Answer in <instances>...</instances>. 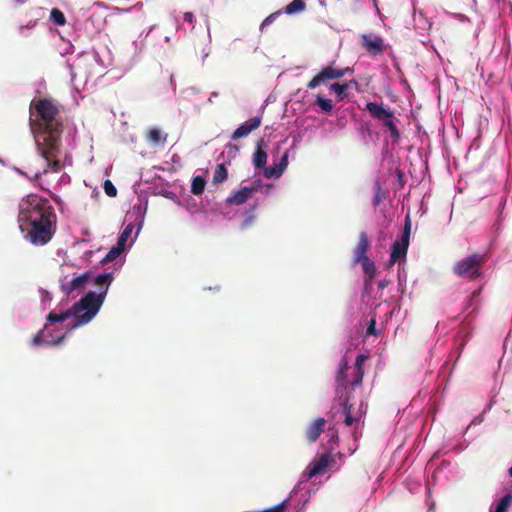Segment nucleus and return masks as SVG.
<instances>
[{"mask_svg":"<svg viewBox=\"0 0 512 512\" xmlns=\"http://www.w3.org/2000/svg\"><path fill=\"white\" fill-rule=\"evenodd\" d=\"M59 113L58 106L47 98L34 99L30 104V130L35 140L36 150L45 160L44 168L35 172V179L50 172L58 173L64 167L59 159L63 132Z\"/></svg>","mask_w":512,"mask_h":512,"instance_id":"nucleus-1","label":"nucleus"},{"mask_svg":"<svg viewBox=\"0 0 512 512\" xmlns=\"http://www.w3.org/2000/svg\"><path fill=\"white\" fill-rule=\"evenodd\" d=\"M18 221L21 230L28 231L26 238L37 246L47 244L57 228L54 208L47 199L33 194L19 203Z\"/></svg>","mask_w":512,"mask_h":512,"instance_id":"nucleus-2","label":"nucleus"},{"mask_svg":"<svg viewBox=\"0 0 512 512\" xmlns=\"http://www.w3.org/2000/svg\"><path fill=\"white\" fill-rule=\"evenodd\" d=\"M112 281V273H104L98 275L94 279V283L100 289L98 294L93 291L88 292L69 310L60 314L50 312L47 316V320L49 322H63L71 316H74L75 323L72 325L73 328L89 323L100 310Z\"/></svg>","mask_w":512,"mask_h":512,"instance_id":"nucleus-3","label":"nucleus"},{"mask_svg":"<svg viewBox=\"0 0 512 512\" xmlns=\"http://www.w3.org/2000/svg\"><path fill=\"white\" fill-rule=\"evenodd\" d=\"M367 360V356L360 354L356 358L353 380L349 383L347 380V371L349 369L348 361L345 357H343L338 365V370L336 374V397H339L340 394L348 393L352 394V390L356 386H360L364 377V363Z\"/></svg>","mask_w":512,"mask_h":512,"instance_id":"nucleus-4","label":"nucleus"},{"mask_svg":"<svg viewBox=\"0 0 512 512\" xmlns=\"http://www.w3.org/2000/svg\"><path fill=\"white\" fill-rule=\"evenodd\" d=\"M486 261L485 254L473 253L457 261L453 266V273L463 279L476 280L482 276V267Z\"/></svg>","mask_w":512,"mask_h":512,"instance_id":"nucleus-5","label":"nucleus"},{"mask_svg":"<svg viewBox=\"0 0 512 512\" xmlns=\"http://www.w3.org/2000/svg\"><path fill=\"white\" fill-rule=\"evenodd\" d=\"M411 233V219L410 216L407 215L405 218V224L403 229V234L401 239L396 240L392 244V251L390 254V259L388 262V266L391 267L396 262H400L401 260H405L410 240Z\"/></svg>","mask_w":512,"mask_h":512,"instance_id":"nucleus-6","label":"nucleus"},{"mask_svg":"<svg viewBox=\"0 0 512 512\" xmlns=\"http://www.w3.org/2000/svg\"><path fill=\"white\" fill-rule=\"evenodd\" d=\"M352 69L350 67L339 68L335 67L333 64L323 67L308 83V89H315L320 85H325L329 81L340 79L344 77L346 74L351 73Z\"/></svg>","mask_w":512,"mask_h":512,"instance_id":"nucleus-7","label":"nucleus"},{"mask_svg":"<svg viewBox=\"0 0 512 512\" xmlns=\"http://www.w3.org/2000/svg\"><path fill=\"white\" fill-rule=\"evenodd\" d=\"M335 463V458L329 452L322 454L318 459L312 461L304 471V476L311 479L322 474L328 467Z\"/></svg>","mask_w":512,"mask_h":512,"instance_id":"nucleus-8","label":"nucleus"},{"mask_svg":"<svg viewBox=\"0 0 512 512\" xmlns=\"http://www.w3.org/2000/svg\"><path fill=\"white\" fill-rule=\"evenodd\" d=\"M362 47L372 56L381 55L386 50L384 40L380 36L364 34L361 37Z\"/></svg>","mask_w":512,"mask_h":512,"instance_id":"nucleus-9","label":"nucleus"},{"mask_svg":"<svg viewBox=\"0 0 512 512\" xmlns=\"http://www.w3.org/2000/svg\"><path fill=\"white\" fill-rule=\"evenodd\" d=\"M91 273L85 272L71 279L68 282L61 284V291L65 295H71L74 291H82L91 280Z\"/></svg>","mask_w":512,"mask_h":512,"instance_id":"nucleus-10","label":"nucleus"},{"mask_svg":"<svg viewBox=\"0 0 512 512\" xmlns=\"http://www.w3.org/2000/svg\"><path fill=\"white\" fill-rule=\"evenodd\" d=\"M365 110L373 117L374 119L382 122L387 118H393V110L389 107H385L383 103L379 104L377 102H368L365 105Z\"/></svg>","mask_w":512,"mask_h":512,"instance_id":"nucleus-11","label":"nucleus"},{"mask_svg":"<svg viewBox=\"0 0 512 512\" xmlns=\"http://www.w3.org/2000/svg\"><path fill=\"white\" fill-rule=\"evenodd\" d=\"M260 189V185H253L251 187H243L233 192L226 200L229 205H241L245 203L252 195L253 192H257Z\"/></svg>","mask_w":512,"mask_h":512,"instance_id":"nucleus-12","label":"nucleus"},{"mask_svg":"<svg viewBox=\"0 0 512 512\" xmlns=\"http://www.w3.org/2000/svg\"><path fill=\"white\" fill-rule=\"evenodd\" d=\"M370 248V241L368 235L365 231L360 232L359 240L357 245L353 250V260L355 264H358L359 261H363V259H367V252Z\"/></svg>","mask_w":512,"mask_h":512,"instance_id":"nucleus-13","label":"nucleus"},{"mask_svg":"<svg viewBox=\"0 0 512 512\" xmlns=\"http://www.w3.org/2000/svg\"><path fill=\"white\" fill-rule=\"evenodd\" d=\"M262 118L260 116L253 117L240 125L232 134V139L237 140L246 137L252 131L258 129L261 125Z\"/></svg>","mask_w":512,"mask_h":512,"instance_id":"nucleus-14","label":"nucleus"},{"mask_svg":"<svg viewBox=\"0 0 512 512\" xmlns=\"http://www.w3.org/2000/svg\"><path fill=\"white\" fill-rule=\"evenodd\" d=\"M351 395L348 393L340 394L339 397H336V401L340 407H342L344 416H345V424L347 426H352L357 422V418L352 416V404H350Z\"/></svg>","mask_w":512,"mask_h":512,"instance_id":"nucleus-15","label":"nucleus"},{"mask_svg":"<svg viewBox=\"0 0 512 512\" xmlns=\"http://www.w3.org/2000/svg\"><path fill=\"white\" fill-rule=\"evenodd\" d=\"M326 420L322 417L316 418L306 429L305 437L309 443H314L324 431Z\"/></svg>","mask_w":512,"mask_h":512,"instance_id":"nucleus-16","label":"nucleus"},{"mask_svg":"<svg viewBox=\"0 0 512 512\" xmlns=\"http://www.w3.org/2000/svg\"><path fill=\"white\" fill-rule=\"evenodd\" d=\"M264 140L257 142L256 150L253 156V164L256 168H263L267 162V153L263 149Z\"/></svg>","mask_w":512,"mask_h":512,"instance_id":"nucleus-17","label":"nucleus"},{"mask_svg":"<svg viewBox=\"0 0 512 512\" xmlns=\"http://www.w3.org/2000/svg\"><path fill=\"white\" fill-rule=\"evenodd\" d=\"M397 121V118L393 114V118H387L381 122L382 125L389 131L393 142H398L401 137V132L397 127Z\"/></svg>","mask_w":512,"mask_h":512,"instance_id":"nucleus-18","label":"nucleus"},{"mask_svg":"<svg viewBox=\"0 0 512 512\" xmlns=\"http://www.w3.org/2000/svg\"><path fill=\"white\" fill-rule=\"evenodd\" d=\"M166 135H163L162 132L158 128H151L147 132V140L152 145L163 144L166 141Z\"/></svg>","mask_w":512,"mask_h":512,"instance_id":"nucleus-19","label":"nucleus"},{"mask_svg":"<svg viewBox=\"0 0 512 512\" xmlns=\"http://www.w3.org/2000/svg\"><path fill=\"white\" fill-rule=\"evenodd\" d=\"M349 88V83H333L329 86V90L334 92L339 101L343 100L346 97V92Z\"/></svg>","mask_w":512,"mask_h":512,"instance_id":"nucleus-20","label":"nucleus"},{"mask_svg":"<svg viewBox=\"0 0 512 512\" xmlns=\"http://www.w3.org/2000/svg\"><path fill=\"white\" fill-rule=\"evenodd\" d=\"M306 3L303 0H293L284 9V12L288 15L299 13L304 11Z\"/></svg>","mask_w":512,"mask_h":512,"instance_id":"nucleus-21","label":"nucleus"},{"mask_svg":"<svg viewBox=\"0 0 512 512\" xmlns=\"http://www.w3.org/2000/svg\"><path fill=\"white\" fill-rule=\"evenodd\" d=\"M206 181L201 176H196L192 180L191 192L194 195H200L205 189Z\"/></svg>","mask_w":512,"mask_h":512,"instance_id":"nucleus-22","label":"nucleus"},{"mask_svg":"<svg viewBox=\"0 0 512 512\" xmlns=\"http://www.w3.org/2000/svg\"><path fill=\"white\" fill-rule=\"evenodd\" d=\"M124 250L125 248H123L117 243L116 246L112 247L110 251L106 254V256L102 260V263L112 262L117 257H119Z\"/></svg>","mask_w":512,"mask_h":512,"instance_id":"nucleus-23","label":"nucleus"},{"mask_svg":"<svg viewBox=\"0 0 512 512\" xmlns=\"http://www.w3.org/2000/svg\"><path fill=\"white\" fill-rule=\"evenodd\" d=\"M362 264L363 271L366 275H368L369 279H372L376 275V266L373 261L369 258L363 259V261H359Z\"/></svg>","mask_w":512,"mask_h":512,"instance_id":"nucleus-24","label":"nucleus"},{"mask_svg":"<svg viewBox=\"0 0 512 512\" xmlns=\"http://www.w3.org/2000/svg\"><path fill=\"white\" fill-rule=\"evenodd\" d=\"M228 172L224 164H218L213 175V182L215 184L221 183L227 179Z\"/></svg>","mask_w":512,"mask_h":512,"instance_id":"nucleus-25","label":"nucleus"},{"mask_svg":"<svg viewBox=\"0 0 512 512\" xmlns=\"http://www.w3.org/2000/svg\"><path fill=\"white\" fill-rule=\"evenodd\" d=\"M316 104L320 107V109L328 114H331L333 111V103L332 100L328 98H324L320 95L316 97Z\"/></svg>","mask_w":512,"mask_h":512,"instance_id":"nucleus-26","label":"nucleus"},{"mask_svg":"<svg viewBox=\"0 0 512 512\" xmlns=\"http://www.w3.org/2000/svg\"><path fill=\"white\" fill-rule=\"evenodd\" d=\"M50 19L59 26H63L66 23V18L63 12L57 8H53L51 10Z\"/></svg>","mask_w":512,"mask_h":512,"instance_id":"nucleus-27","label":"nucleus"},{"mask_svg":"<svg viewBox=\"0 0 512 512\" xmlns=\"http://www.w3.org/2000/svg\"><path fill=\"white\" fill-rule=\"evenodd\" d=\"M133 228L134 226L132 224H128L124 230L122 231V233L120 234L119 238H118V241L117 243L122 246L123 248L126 247V242L127 240L129 239L132 231H133Z\"/></svg>","mask_w":512,"mask_h":512,"instance_id":"nucleus-28","label":"nucleus"},{"mask_svg":"<svg viewBox=\"0 0 512 512\" xmlns=\"http://www.w3.org/2000/svg\"><path fill=\"white\" fill-rule=\"evenodd\" d=\"M512 502V496L510 494L505 495L498 503L495 512H507Z\"/></svg>","mask_w":512,"mask_h":512,"instance_id":"nucleus-29","label":"nucleus"},{"mask_svg":"<svg viewBox=\"0 0 512 512\" xmlns=\"http://www.w3.org/2000/svg\"><path fill=\"white\" fill-rule=\"evenodd\" d=\"M263 168H264L263 174L267 179H270L273 177L278 178L281 176L280 172H278L277 165L270 166V167L264 166Z\"/></svg>","mask_w":512,"mask_h":512,"instance_id":"nucleus-30","label":"nucleus"},{"mask_svg":"<svg viewBox=\"0 0 512 512\" xmlns=\"http://www.w3.org/2000/svg\"><path fill=\"white\" fill-rule=\"evenodd\" d=\"M103 188L107 196L115 197L117 195V189L110 180L104 181Z\"/></svg>","mask_w":512,"mask_h":512,"instance_id":"nucleus-31","label":"nucleus"},{"mask_svg":"<svg viewBox=\"0 0 512 512\" xmlns=\"http://www.w3.org/2000/svg\"><path fill=\"white\" fill-rule=\"evenodd\" d=\"M287 505H288V500L286 499L275 506H272V507L262 510L261 512H285Z\"/></svg>","mask_w":512,"mask_h":512,"instance_id":"nucleus-32","label":"nucleus"},{"mask_svg":"<svg viewBox=\"0 0 512 512\" xmlns=\"http://www.w3.org/2000/svg\"><path fill=\"white\" fill-rule=\"evenodd\" d=\"M280 15L281 11H276L270 14L263 20L260 28L263 29L264 27L271 25Z\"/></svg>","mask_w":512,"mask_h":512,"instance_id":"nucleus-33","label":"nucleus"},{"mask_svg":"<svg viewBox=\"0 0 512 512\" xmlns=\"http://www.w3.org/2000/svg\"><path fill=\"white\" fill-rule=\"evenodd\" d=\"M287 165H288V153L285 152L283 154V156L281 157L279 164L277 165L278 172H280L281 175L283 174Z\"/></svg>","mask_w":512,"mask_h":512,"instance_id":"nucleus-34","label":"nucleus"},{"mask_svg":"<svg viewBox=\"0 0 512 512\" xmlns=\"http://www.w3.org/2000/svg\"><path fill=\"white\" fill-rule=\"evenodd\" d=\"M374 336L376 335V319L375 318H372L370 321H369V324H368V327H367V330H366V336Z\"/></svg>","mask_w":512,"mask_h":512,"instance_id":"nucleus-35","label":"nucleus"},{"mask_svg":"<svg viewBox=\"0 0 512 512\" xmlns=\"http://www.w3.org/2000/svg\"><path fill=\"white\" fill-rule=\"evenodd\" d=\"M184 22L189 23L192 28H194V24L196 22V18L192 12H185L184 13Z\"/></svg>","mask_w":512,"mask_h":512,"instance_id":"nucleus-36","label":"nucleus"},{"mask_svg":"<svg viewBox=\"0 0 512 512\" xmlns=\"http://www.w3.org/2000/svg\"><path fill=\"white\" fill-rule=\"evenodd\" d=\"M44 342L43 340V332L39 331L34 337L32 338V344L34 346L40 345Z\"/></svg>","mask_w":512,"mask_h":512,"instance_id":"nucleus-37","label":"nucleus"},{"mask_svg":"<svg viewBox=\"0 0 512 512\" xmlns=\"http://www.w3.org/2000/svg\"><path fill=\"white\" fill-rule=\"evenodd\" d=\"M227 148L229 153H232L234 156L239 152V148L236 145L229 144Z\"/></svg>","mask_w":512,"mask_h":512,"instance_id":"nucleus-38","label":"nucleus"},{"mask_svg":"<svg viewBox=\"0 0 512 512\" xmlns=\"http://www.w3.org/2000/svg\"><path fill=\"white\" fill-rule=\"evenodd\" d=\"M64 339V336L59 337L57 340L53 341V344L57 345L60 344Z\"/></svg>","mask_w":512,"mask_h":512,"instance_id":"nucleus-39","label":"nucleus"},{"mask_svg":"<svg viewBox=\"0 0 512 512\" xmlns=\"http://www.w3.org/2000/svg\"><path fill=\"white\" fill-rule=\"evenodd\" d=\"M349 87L352 85V86H355L357 87L358 86V82L356 80H350L349 82Z\"/></svg>","mask_w":512,"mask_h":512,"instance_id":"nucleus-40","label":"nucleus"},{"mask_svg":"<svg viewBox=\"0 0 512 512\" xmlns=\"http://www.w3.org/2000/svg\"><path fill=\"white\" fill-rule=\"evenodd\" d=\"M379 201H380L379 197H376L374 200V205H377L379 203Z\"/></svg>","mask_w":512,"mask_h":512,"instance_id":"nucleus-41","label":"nucleus"},{"mask_svg":"<svg viewBox=\"0 0 512 512\" xmlns=\"http://www.w3.org/2000/svg\"><path fill=\"white\" fill-rule=\"evenodd\" d=\"M379 286H380L381 288H384V287L386 286V283L381 281V282L379 283Z\"/></svg>","mask_w":512,"mask_h":512,"instance_id":"nucleus-42","label":"nucleus"},{"mask_svg":"<svg viewBox=\"0 0 512 512\" xmlns=\"http://www.w3.org/2000/svg\"><path fill=\"white\" fill-rule=\"evenodd\" d=\"M34 26H35V22L32 23V24L27 25V27H34Z\"/></svg>","mask_w":512,"mask_h":512,"instance_id":"nucleus-43","label":"nucleus"},{"mask_svg":"<svg viewBox=\"0 0 512 512\" xmlns=\"http://www.w3.org/2000/svg\"><path fill=\"white\" fill-rule=\"evenodd\" d=\"M509 474L512 476V466L509 469Z\"/></svg>","mask_w":512,"mask_h":512,"instance_id":"nucleus-44","label":"nucleus"}]
</instances>
